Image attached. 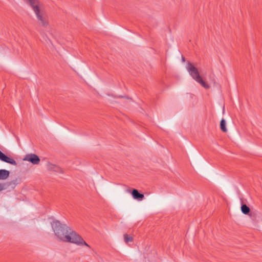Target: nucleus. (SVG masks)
Listing matches in <instances>:
<instances>
[{"label": "nucleus", "mask_w": 262, "mask_h": 262, "mask_svg": "<svg viewBox=\"0 0 262 262\" xmlns=\"http://www.w3.org/2000/svg\"><path fill=\"white\" fill-rule=\"evenodd\" d=\"M52 227L55 235L59 240L73 243L78 246L90 247L78 234L66 224H62L59 221H56L53 222Z\"/></svg>", "instance_id": "1"}, {"label": "nucleus", "mask_w": 262, "mask_h": 262, "mask_svg": "<svg viewBox=\"0 0 262 262\" xmlns=\"http://www.w3.org/2000/svg\"><path fill=\"white\" fill-rule=\"evenodd\" d=\"M220 127H221V130L223 132H225V133L227 132V129L226 127V121H225V119H222L221 121Z\"/></svg>", "instance_id": "8"}, {"label": "nucleus", "mask_w": 262, "mask_h": 262, "mask_svg": "<svg viewBox=\"0 0 262 262\" xmlns=\"http://www.w3.org/2000/svg\"><path fill=\"white\" fill-rule=\"evenodd\" d=\"M2 152L0 150V155L2 154Z\"/></svg>", "instance_id": "14"}, {"label": "nucleus", "mask_w": 262, "mask_h": 262, "mask_svg": "<svg viewBox=\"0 0 262 262\" xmlns=\"http://www.w3.org/2000/svg\"><path fill=\"white\" fill-rule=\"evenodd\" d=\"M132 194L134 199L138 201L142 200L144 197V194L139 193L138 190L137 189H133L132 192Z\"/></svg>", "instance_id": "6"}, {"label": "nucleus", "mask_w": 262, "mask_h": 262, "mask_svg": "<svg viewBox=\"0 0 262 262\" xmlns=\"http://www.w3.org/2000/svg\"><path fill=\"white\" fill-rule=\"evenodd\" d=\"M6 188V185L4 183H0V191L3 190Z\"/></svg>", "instance_id": "12"}, {"label": "nucleus", "mask_w": 262, "mask_h": 262, "mask_svg": "<svg viewBox=\"0 0 262 262\" xmlns=\"http://www.w3.org/2000/svg\"><path fill=\"white\" fill-rule=\"evenodd\" d=\"M124 239L126 243L133 241V238L132 236H128L127 234H124Z\"/></svg>", "instance_id": "11"}, {"label": "nucleus", "mask_w": 262, "mask_h": 262, "mask_svg": "<svg viewBox=\"0 0 262 262\" xmlns=\"http://www.w3.org/2000/svg\"><path fill=\"white\" fill-rule=\"evenodd\" d=\"M10 172L8 170L5 169L0 170V180H6L9 176Z\"/></svg>", "instance_id": "7"}, {"label": "nucleus", "mask_w": 262, "mask_h": 262, "mask_svg": "<svg viewBox=\"0 0 262 262\" xmlns=\"http://www.w3.org/2000/svg\"><path fill=\"white\" fill-rule=\"evenodd\" d=\"M241 210L244 214H247L250 212V208L246 204H244L241 206Z\"/></svg>", "instance_id": "9"}, {"label": "nucleus", "mask_w": 262, "mask_h": 262, "mask_svg": "<svg viewBox=\"0 0 262 262\" xmlns=\"http://www.w3.org/2000/svg\"><path fill=\"white\" fill-rule=\"evenodd\" d=\"M24 160L29 161L33 164H38L40 162L39 157L35 154L27 155Z\"/></svg>", "instance_id": "4"}, {"label": "nucleus", "mask_w": 262, "mask_h": 262, "mask_svg": "<svg viewBox=\"0 0 262 262\" xmlns=\"http://www.w3.org/2000/svg\"><path fill=\"white\" fill-rule=\"evenodd\" d=\"M0 160H2V161L7 162L13 165H17L16 161L13 159L7 157L3 152L0 155Z\"/></svg>", "instance_id": "5"}, {"label": "nucleus", "mask_w": 262, "mask_h": 262, "mask_svg": "<svg viewBox=\"0 0 262 262\" xmlns=\"http://www.w3.org/2000/svg\"><path fill=\"white\" fill-rule=\"evenodd\" d=\"M48 169L50 170L57 171L59 168L54 164L49 163L48 164Z\"/></svg>", "instance_id": "10"}, {"label": "nucleus", "mask_w": 262, "mask_h": 262, "mask_svg": "<svg viewBox=\"0 0 262 262\" xmlns=\"http://www.w3.org/2000/svg\"><path fill=\"white\" fill-rule=\"evenodd\" d=\"M186 69L189 74L194 80L200 83L205 89H208L210 88V85L207 84L200 76L198 69L191 63L189 62H188Z\"/></svg>", "instance_id": "3"}, {"label": "nucleus", "mask_w": 262, "mask_h": 262, "mask_svg": "<svg viewBox=\"0 0 262 262\" xmlns=\"http://www.w3.org/2000/svg\"><path fill=\"white\" fill-rule=\"evenodd\" d=\"M182 60H183V61H185V58H184V57H182Z\"/></svg>", "instance_id": "13"}, {"label": "nucleus", "mask_w": 262, "mask_h": 262, "mask_svg": "<svg viewBox=\"0 0 262 262\" xmlns=\"http://www.w3.org/2000/svg\"><path fill=\"white\" fill-rule=\"evenodd\" d=\"M23 1L32 8L37 18L38 25L43 28L48 26L49 24L48 16L43 3L39 0Z\"/></svg>", "instance_id": "2"}]
</instances>
